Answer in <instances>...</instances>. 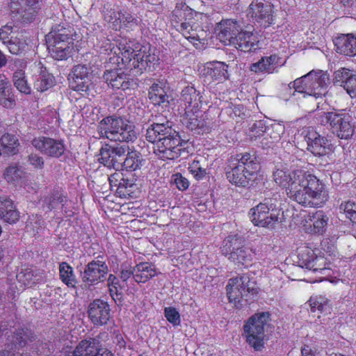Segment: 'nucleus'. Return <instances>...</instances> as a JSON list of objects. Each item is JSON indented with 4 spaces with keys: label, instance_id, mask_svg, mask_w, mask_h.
<instances>
[{
    "label": "nucleus",
    "instance_id": "20e7f679",
    "mask_svg": "<svg viewBox=\"0 0 356 356\" xmlns=\"http://www.w3.org/2000/svg\"><path fill=\"white\" fill-rule=\"evenodd\" d=\"M316 119L319 124L330 128L332 134L341 139L348 140L353 135V118L346 109L323 112Z\"/></svg>",
    "mask_w": 356,
    "mask_h": 356
},
{
    "label": "nucleus",
    "instance_id": "e2e57ef3",
    "mask_svg": "<svg viewBox=\"0 0 356 356\" xmlns=\"http://www.w3.org/2000/svg\"><path fill=\"white\" fill-rule=\"evenodd\" d=\"M113 343L115 344V348L119 353H123L127 348V341L120 333H115Z\"/></svg>",
    "mask_w": 356,
    "mask_h": 356
},
{
    "label": "nucleus",
    "instance_id": "6ab92c4d",
    "mask_svg": "<svg viewBox=\"0 0 356 356\" xmlns=\"http://www.w3.org/2000/svg\"><path fill=\"white\" fill-rule=\"evenodd\" d=\"M247 12L248 16L261 26L268 27L273 23V8L268 3L253 1L249 6Z\"/></svg>",
    "mask_w": 356,
    "mask_h": 356
},
{
    "label": "nucleus",
    "instance_id": "f3484780",
    "mask_svg": "<svg viewBox=\"0 0 356 356\" xmlns=\"http://www.w3.org/2000/svg\"><path fill=\"white\" fill-rule=\"evenodd\" d=\"M310 75L306 83V95L321 97L327 93V88L330 84V78L327 74L321 70L311 71L307 74Z\"/></svg>",
    "mask_w": 356,
    "mask_h": 356
},
{
    "label": "nucleus",
    "instance_id": "a211bd4d",
    "mask_svg": "<svg viewBox=\"0 0 356 356\" xmlns=\"http://www.w3.org/2000/svg\"><path fill=\"white\" fill-rule=\"evenodd\" d=\"M9 6L13 13L19 15L22 22L29 23L35 19L40 5L38 0H10Z\"/></svg>",
    "mask_w": 356,
    "mask_h": 356
},
{
    "label": "nucleus",
    "instance_id": "412c9836",
    "mask_svg": "<svg viewBox=\"0 0 356 356\" xmlns=\"http://www.w3.org/2000/svg\"><path fill=\"white\" fill-rule=\"evenodd\" d=\"M103 79L113 88L125 90L135 85L134 79H131L121 70H106L103 75Z\"/></svg>",
    "mask_w": 356,
    "mask_h": 356
},
{
    "label": "nucleus",
    "instance_id": "c03bdc74",
    "mask_svg": "<svg viewBox=\"0 0 356 356\" xmlns=\"http://www.w3.org/2000/svg\"><path fill=\"white\" fill-rule=\"evenodd\" d=\"M228 161H233L236 165H243L247 167L248 170H254L257 172L259 168L256 156L250 153L238 154L235 158H231Z\"/></svg>",
    "mask_w": 356,
    "mask_h": 356
},
{
    "label": "nucleus",
    "instance_id": "ea45409f",
    "mask_svg": "<svg viewBox=\"0 0 356 356\" xmlns=\"http://www.w3.org/2000/svg\"><path fill=\"white\" fill-rule=\"evenodd\" d=\"M307 219L314 234H323L325 232L329 218L323 211L310 213Z\"/></svg>",
    "mask_w": 356,
    "mask_h": 356
},
{
    "label": "nucleus",
    "instance_id": "4be33fe9",
    "mask_svg": "<svg viewBox=\"0 0 356 356\" xmlns=\"http://www.w3.org/2000/svg\"><path fill=\"white\" fill-rule=\"evenodd\" d=\"M300 266L314 272L319 271L323 273L329 269L326 266L325 259L324 257L317 256L314 251L307 249L301 253H299Z\"/></svg>",
    "mask_w": 356,
    "mask_h": 356
},
{
    "label": "nucleus",
    "instance_id": "e433bc0d",
    "mask_svg": "<svg viewBox=\"0 0 356 356\" xmlns=\"http://www.w3.org/2000/svg\"><path fill=\"white\" fill-rule=\"evenodd\" d=\"M200 93L193 86H187L181 92V100L184 102L186 110H198L202 104Z\"/></svg>",
    "mask_w": 356,
    "mask_h": 356
},
{
    "label": "nucleus",
    "instance_id": "de8ad7c7",
    "mask_svg": "<svg viewBox=\"0 0 356 356\" xmlns=\"http://www.w3.org/2000/svg\"><path fill=\"white\" fill-rule=\"evenodd\" d=\"M44 222L38 215H32L29 217L26 225V230L33 236L39 234L44 228Z\"/></svg>",
    "mask_w": 356,
    "mask_h": 356
},
{
    "label": "nucleus",
    "instance_id": "bf43d9fd",
    "mask_svg": "<svg viewBox=\"0 0 356 356\" xmlns=\"http://www.w3.org/2000/svg\"><path fill=\"white\" fill-rule=\"evenodd\" d=\"M343 88L352 98L356 97V74L353 72L350 74Z\"/></svg>",
    "mask_w": 356,
    "mask_h": 356
},
{
    "label": "nucleus",
    "instance_id": "9d476101",
    "mask_svg": "<svg viewBox=\"0 0 356 356\" xmlns=\"http://www.w3.org/2000/svg\"><path fill=\"white\" fill-rule=\"evenodd\" d=\"M183 124L191 131H195L197 134H204L209 132L216 127L214 118L211 116L210 112L204 113L198 110H186L183 117Z\"/></svg>",
    "mask_w": 356,
    "mask_h": 356
},
{
    "label": "nucleus",
    "instance_id": "774afa93",
    "mask_svg": "<svg viewBox=\"0 0 356 356\" xmlns=\"http://www.w3.org/2000/svg\"><path fill=\"white\" fill-rule=\"evenodd\" d=\"M109 287V293L113 300L115 302V303H121L122 302V289L123 288H114L113 286Z\"/></svg>",
    "mask_w": 356,
    "mask_h": 356
},
{
    "label": "nucleus",
    "instance_id": "4d7b16f0",
    "mask_svg": "<svg viewBox=\"0 0 356 356\" xmlns=\"http://www.w3.org/2000/svg\"><path fill=\"white\" fill-rule=\"evenodd\" d=\"M188 170L197 180L202 179L207 175L206 169L201 166L198 161L195 160L190 163Z\"/></svg>",
    "mask_w": 356,
    "mask_h": 356
},
{
    "label": "nucleus",
    "instance_id": "680f3d73",
    "mask_svg": "<svg viewBox=\"0 0 356 356\" xmlns=\"http://www.w3.org/2000/svg\"><path fill=\"white\" fill-rule=\"evenodd\" d=\"M28 161L34 168L41 170L44 166V161L42 156L36 153H31L28 156Z\"/></svg>",
    "mask_w": 356,
    "mask_h": 356
},
{
    "label": "nucleus",
    "instance_id": "c9c22d12",
    "mask_svg": "<svg viewBox=\"0 0 356 356\" xmlns=\"http://www.w3.org/2000/svg\"><path fill=\"white\" fill-rule=\"evenodd\" d=\"M101 342L96 338H88L81 341L72 352V356H95L99 351Z\"/></svg>",
    "mask_w": 356,
    "mask_h": 356
},
{
    "label": "nucleus",
    "instance_id": "338daca9",
    "mask_svg": "<svg viewBox=\"0 0 356 356\" xmlns=\"http://www.w3.org/2000/svg\"><path fill=\"white\" fill-rule=\"evenodd\" d=\"M119 15H120L119 19H120V22H122L123 24H132L138 25V18L135 17L131 13L124 12L123 13H121Z\"/></svg>",
    "mask_w": 356,
    "mask_h": 356
},
{
    "label": "nucleus",
    "instance_id": "0eeeda50",
    "mask_svg": "<svg viewBox=\"0 0 356 356\" xmlns=\"http://www.w3.org/2000/svg\"><path fill=\"white\" fill-rule=\"evenodd\" d=\"M222 253L238 265L248 266L252 259V250L246 247L245 241L237 234H230L223 241Z\"/></svg>",
    "mask_w": 356,
    "mask_h": 356
},
{
    "label": "nucleus",
    "instance_id": "cd10ccee",
    "mask_svg": "<svg viewBox=\"0 0 356 356\" xmlns=\"http://www.w3.org/2000/svg\"><path fill=\"white\" fill-rule=\"evenodd\" d=\"M179 31L183 36L191 42L204 40L207 36V32L198 22L194 21L182 22L180 24Z\"/></svg>",
    "mask_w": 356,
    "mask_h": 356
},
{
    "label": "nucleus",
    "instance_id": "a18cd8bd",
    "mask_svg": "<svg viewBox=\"0 0 356 356\" xmlns=\"http://www.w3.org/2000/svg\"><path fill=\"white\" fill-rule=\"evenodd\" d=\"M59 275L61 281L68 287L75 288L78 281L74 275L73 268L66 262L59 265Z\"/></svg>",
    "mask_w": 356,
    "mask_h": 356
},
{
    "label": "nucleus",
    "instance_id": "7ed1b4c3",
    "mask_svg": "<svg viewBox=\"0 0 356 356\" xmlns=\"http://www.w3.org/2000/svg\"><path fill=\"white\" fill-rule=\"evenodd\" d=\"M118 51V54H122L121 60L124 67L135 70L138 74H142L147 68L155 69V66L159 65V57L154 54L147 53L145 49H143L140 46L134 49L127 43L120 42Z\"/></svg>",
    "mask_w": 356,
    "mask_h": 356
},
{
    "label": "nucleus",
    "instance_id": "c85d7f7f",
    "mask_svg": "<svg viewBox=\"0 0 356 356\" xmlns=\"http://www.w3.org/2000/svg\"><path fill=\"white\" fill-rule=\"evenodd\" d=\"M337 51L339 54L356 56V34H341L334 40Z\"/></svg>",
    "mask_w": 356,
    "mask_h": 356
},
{
    "label": "nucleus",
    "instance_id": "dca6fc26",
    "mask_svg": "<svg viewBox=\"0 0 356 356\" xmlns=\"http://www.w3.org/2000/svg\"><path fill=\"white\" fill-rule=\"evenodd\" d=\"M33 340L35 334L32 330L26 327L16 329L8 337L6 349L0 351V356H12L11 350H19Z\"/></svg>",
    "mask_w": 356,
    "mask_h": 356
},
{
    "label": "nucleus",
    "instance_id": "6e6552de",
    "mask_svg": "<svg viewBox=\"0 0 356 356\" xmlns=\"http://www.w3.org/2000/svg\"><path fill=\"white\" fill-rule=\"evenodd\" d=\"M268 312L257 313L248 318L243 325L247 343L256 351H260L264 346V327L269 320Z\"/></svg>",
    "mask_w": 356,
    "mask_h": 356
},
{
    "label": "nucleus",
    "instance_id": "79ce46f5",
    "mask_svg": "<svg viewBox=\"0 0 356 356\" xmlns=\"http://www.w3.org/2000/svg\"><path fill=\"white\" fill-rule=\"evenodd\" d=\"M38 67L40 72L35 76L33 86L38 91L44 92L54 86V79L40 63L38 65Z\"/></svg>",
    "mask_w": 356,
    "mask_h": 356
},
{
    "label": "nucleus",
    "instance_id": "1a4fd4ad",
    "mask_svg": "<svg viewBox=\"0 0 356 356\" xmlns=\"http://www.w3.org/2000/svg\"><path fill=\"white\" fill-rule=\"evenodd\" d=\"M28 39V34L24 30L17 29L10 24L0 29V40L13 54H24L29 49Z\"/></svg>",
    "mask_w": 356,
    "mask_h": 356
},
{
    "label": "nucleus",
    "instance_id": "5fc2aeb1",
    "mask_svg": "<svg viewBox=\"0 0 356 356\" xmlns=\"http://www.w3.org/2000/svg\"><path fill=\"white\" fill-rule=\"evenodd\" d=\"M339 209L351 221L356 222V204L350 201L345 202L341 204Z\"/></svg>",
    "mask_w": 356,
    "mask_h": 356
},
{
    "label": "nucleus",
    "instance_id": "49530a36",
    "mask_svg": "<svg viewBox=\"0 0 356 356\" xmlns=\"http://www.w3.org/2000/svg\"><path fill=\"white\" fill-rule=\"evenodd\" d=\"M0 144L3 153L7 155H15L18 152L19 143L14 135L6 134L0 138Z\"/></svg>",
    "mask_w": 356,
    "mask_h": 356
},
{
    "label": "nucleus",
    "instance_id": "603ef678",
    "mask_svg": "<svg viewBox=\"0 0 356 356\" xmlns=\"http://www.w3.org/2000/svg\"><path fill=\"white\" fill-rule=\"evenodd\" d=\"M310 75H307V74L305 76H302L300 78L296 79L294 81L291 82L289 84V87L290 88H293L294 89L293 95H295V92H298L301 94H304V97L306 95V83L307 82V79H309Z\"/></svg>",
    "mask_w": 356,
    "mask_h": 356
},
{
    "label": "nucleus",
    "instance_id": "37998d69",
    "mask_svg": "<svg viewBox=\"0 0 356 356\" xmlns=\"http://www.w3.org/2000/svg\"><path fill=\"white\" fill-rule=\"evenodd\" d=\"M127 152V154L125 155L126 157H124L122 162V168L130 171H135L140 169L145 162L142 154L136 150H130L129 148Z\"/></svg>",
    "mask_w": 356,
    "mask_h": 356
},
{
    "label": "nucleus",
    "instance_id": "2f4dec72",
    "mask_svg": "<svg viewBox=\"0 0 356 356\" xmlns=\"http://www.w3.org/2000/svg\"><path fill=\"white\" fill-rule=\"evenodd\" d=\"M282 65L281 58L276 54L262 57L258 62L252 64L250 70L255 73H273L277 67Z\"/></svg>",
    "mask_w": 356,
    "mask_h": 356
},
{
    "label": "nucleus",
    "instance_id": "a878e982",
    "mask_svg": "<svg viewBox=\"0 0 356 356\" xmlns=\"http://www.w3.org/2000/svg\"><path fill=\"white\" fill-rule=\"evenodd\" d=\"M47 44H53L56 47H73L72 39L70 36L69 31L63 27L57 26L52 29L45 37Z\"/></svg>",
    "mask_w": 356,
    "mask_h": 356
},
{
    "label": "nucleus",
    "instance_id": "2eb2a0df",
    "mask_svg": "<svg viewBox=\"0 0 356 356\" xmlns=\"http://www.w3.org/2000/svg\"><path fill=\"white\" fill-rule=\"evenodd\" d=\"M31 145L41 154L51 158L58 159L63 155L65 145L63 140L40 136L31 140Z\"/></svg>",
    "mask_w": 356,
    "mask_h": 356
},
{
    "label": "nucleus",
    "instance_id": "4468645a",
    "mask_svg": "<svg viewBox=\"0 0 356 356\" xmlns=\"http://www.w3.org/2000/svg\"><path fill=\"white\" fill-rule=\"evenodd\" d=\"M108 267L105 261L93 259L90 261L81 274L82 282L88 286H95L106 280Z\"/></svg>",
    "mask_w": 356,
    "mask_h": 356
},
{
    "label": "nucleus",
    "instance_id": "09e8293b",
    "mask_svg": "<svg viewBox=\"0 0 356 356\" xmlns=\"http://www.w3.org/2000/svg\"><path fill=\"white\" fill-rule=\"evenodd\" d=\"M47 49L52 58L58 60H66L72 56L73 47H56L47 44Z\"/></svg>",
    "mask_w": 356,
    "mask_h": 356
},
{
    "label": "nucleus",
    "instance_id": "052dcab7",
    "mask_svg": "<svg viewBox=\"0 0 356 356\" xmlns=\"http://www.w3.org/2000/svg\"><path fill=\"white\" fill-rule=\"evenodd\" d=\"M172 181L177 186L179 191H185L189 186L188 180L179 173L172 175Z\"/></svg>",
    "mask_w": 356,
    "mask_h": 356
},
{
    "label": "nucleus",
    "instance_id": "13d9d810",
    "mask_svg": "<svg viewBox=\"0 0 356 356\" xmlns=\"http://www.w3.org/2000/svg\"><path fill=\"white\" fill-rule=\"evenodd\" d=\"M164 314L168 321L172 323L173 326H178L180 325V314L176 308L172 307H165L164 309Z\"/></svg>",
    "mask_w": 356,
    "mask_h": 356
},
{
    "label": "nucleus",
    "instance_id": "b1692460",
    "mask_svg": "<svg viewBox=\"0 0 356 356\" xmlns=\"http://www.w3.org/2000/svg\"><path fill=\"white\" fill-rule=\"evenodd\" d=\"M90 70L86 65H75L72 70V86L77 91L87 92L90 85Z\"/></svg>",
    "mask_w": 356,
    "mask_h": 356
},
{
    "label": "nucleus",
    "instance_id": "4c0bfd02",
    "mask_svg": "<svg viewBox=\"0 0 356 356\" xmlns=\"http://www.w3.org/2000/svg\"><path fill=\"white\" fill-rule=\"evenodd\" d=\"M0 105L6 108H11L15 105L11 83L3 74H0Z\"/></svg>",
    "mask_w": 356,
    "mask_h": 356
},
{
    "label": "nucleus",
    "instance_id": "f257e3e1",
    "mask_svg": "<svg viewBox=\"0 0 356 356\" xmlns=\"http://www.w3.org/2000/svg\"><path fill=\"white\" fill-rule=\"evenodd\" d=\"M273 176L276 184L286 188L291 199L305 207H321L328 200L325 184L308 171L296 170L289 172L286 164L278 163Z\"/></svg>",
    "mask_w": 356,
    "mask_h": 356
},
{
    "label": "nucleus",
    "instance_id": "f03ea898",
    "mask_svg": "<svg viewBox=\"0 0 356 356\" xmlns=\"http://www.w3.org/2000/svg\"><path fill=\"white\" fill-rule=\"evenodd\" d=\"M147 140L154 144V152L161 159H176L186 152L178 133L172 129V123H153L146 130Z\"/></svg>",
    "mask_w": 356,
    "mask_h": 356
},
{
    "label": "nucleus",
    "instance_id": "69168bd1",
    "mask_svg": "<svg viewBox=\"0 0 356 356\" xmlns=\"http://www.w3.org/2000/svg\"><path fill=\"white\" fill-rule=\"evenodd\" d=\"M17 279L24 285H29L33 282V274L31 271H21L17 275Z\"/></svg>",
    "mask_w": 356,
    "mask_h": 356
},
{
    "label": "nucleus",
    "instance_id": "c756f323",
    "mask_svg": "<svg viewBox=\"0 0 356 356\" xmlns=\"http://www.w3.org/2000/svg\"><path fill=\"white\" fill-rule=\"evenodd\" d=\"M165 82L161 80L154 81L149 89L148 97L154 105L167 107L169 104V96L164 90Z\"/></svg>",
    "mask_w": 356,
    "mask_h": 356
},
{
    "label": "nucleus",
    "instance_id": "72a5a7b5",
    "mask_svg": "<svg viewBox=\"0 0 356 356\" xmlns=\"http://www.w3.org/2000/svg\"><path fill=\"white\" fill-rule=\"evenodd\" d=\"M136 138V133L133 126L126 119L123 120L122 124L113 135L110 134L108 136V140L120 143L134 142Z\"/></svg>",
    "mask_w": 356,
    "mask_h": 356
},
{
    "label": "nucleus",
    "instance_id": "8fccbe9b",
    "mask_svg": "<svg viewBox=\"0 0 356 356\" xmlns=\"http://www.w3.org/2000/svg\"><path fill=\"white\" fill-rule=\"evenodd\" d=\"M311 311L315 312L318 311L321 313L327 312L330 307L327 298L323 296H312L309 300Z\"/></svg>",
    "mask_w": 356,
    "mask_h": 356
},
{
    "label": "nucleus",
    "instance_id": "6e6d98bb",
    "mask_svg": "<svg viewBox=\"0 0 356 356\" xmlns=\"http://www.w3.org/2000/svg\"><path fill=\"white\" fill-rule=\"evenodd\" d=\"M14 85L21 92L25 94L31 93V88L22 73H16L13 76Z\"/></svg>",
    "mask_w": 356,
    "mask_h": 356
},
{
    "label": "nucleus",
    "instance_id": "ddd939ff",
    "mask_svg": "<svg viewBox=\"0 0 356 356\" xmlns=\"http://www.w3.org/2000/svg\"><path fill=\"white\" fill-rule=\"evenodd\" d=\"M128 149L129 146L127 145L106 144L100 149L98 160L108 168L115 170L122 169V162Z\"/></svg>",
    "mask_w": 356,
    "mask_h": 356
},
{
    "label": "nucleus",
    "instance_id": "3c124183",
    "mask_svg": "<svg viewBox=\"0 0 356 356\" xmlns=\"http://www.w3.org/2000/svg\"><path fill=\"white\" fill-rule=\"evenodd\" d=\"M24 174V172L21 166L13 164L6 168L3 177L8 183H15L22 178Z\"/></svg>",
    "mask_w": 356,
    "mask_h": 356
},
{
    "label": "nucleus",
    "instance_id": "39448f33",
    "mask_svg": "<svg viewBox=\"0 0 356 356\" xmlns=\"http://www.w3.org/2000/svg\"><path fill=\"white\" fill-rule=\"evenodd\" d=\"M254 282H250L248 275H243L231 278L227 285V297L236 309H242L250 304L258 289Z\"/></svg>",
    "mask_w": 356,
    "mask_h": 356
},
{
    "label": "nucleus",
    "instance_id": "58836bf2",
    "mask_svg": "<svg viewBox=\"0 0 356 356\" xmlns=\"http://www.w3.org/2000/svg\"><path fill=\"white\" fill-rule=\"evenodd\" d=\"M206 74L213 80L218 82H222L227 80L229 77L228 72V65L224 62L213 61L207 63L206 67Z\"/></svg>",
    "mask_w": 356,
    "mask_h": 356
},
{
    "label": "nucleus",
    "instance_id": "a19ab883",
    "mask_svg": "<svg viewBox=\"0 0 356 356\" xmlns=\"http://www.w3.org/2000/svg\"><path fill=\"white\" fill-rule=\"evenodd\" d=\"M134 268V280L138 283H145L159 273L155 266L148 262H141Z\"/></svg>",
    "mask_w": 356,
    "mask_h": 356
},
{
    "label": "nucleus",
    "instance_id": "bb28decb",
    "mask_svg": "<svg viewBox=\"0 0 356 356\" xmlns=\"http://www.w3.org/2000/svg\"><path fill=\"white\" fill-rule=\"evenodd\" d=\"M179 31L183 36L191 42L204 40L207 36V32L198 22L194 21L182 22L180 24Z\"/></svg>",
    "mask_w": 356,
    "mask_h": 356
},
{
    "label": "nucleus",
    "instance_id": "473e14b6",
    "mask_svg": "<svg viewBox=\"0 0 356 356\" xmlns=\"http://www.w3.org/2000/svg\"><path fill=\"white\" fill-rule=\"evenodd\" d=\"M0 218L9 224L16 223L19 218L13 200L6 197H0Z\"/></svg>",
    "mask_w": 356,
    "mask_h": 356
},
{
    "label": "nucleus",
    "instance_id": "0e129e2a",
    "mask_svg": "<svg viewBox=\"0 0 356 356\" xmlns=\"http://www.w3.org/2000/svg\"><path fill=\"white\" fill-rule=\"evenodd\" d=\"M266 130V126L264 121H256L250 127V131L255 137L262 135Z\"/></svg>",
    "mask_w": 356,
    "mask_h": 356
},
{
    "label": "nucleus",
    "instance_id": "f8f14e48",
    "mask_svg": "<svg viewBox=\"0 0 356 356\" xmlns=\"http://www.w3.org/2000/svg\"><path fill=\"white\" fill-rule=\"evenodd\" d=\"M225 175L228 181L238 187H250L259 177V173L248 170L247 167L236 165L233 161H228L225 168Z\"/></svg>",
    "mask_w": 356,
    "mask_h": 356
},
{
    "label": "nucleus",
    "instance_id": "423d86ee",
    "mask_svg": "<svg viewBox=\"0 0 356 356\" xmlns=\"http://www.w3.org/2000/svg\"><path fill=\"white\" fill-rule=\"evenodd\" d=\"M250 216L255 225L273 227L275 224L281 222L283 212L277 207L275 199L266 198L250 209Z\"/></svg>",
    "mask_w": 356,
    "mask_h": 356
},
{
    "label": "nucleus",
    "instance_id": "aec40b11",
    "mask_svg": "<svg viewBox=\"0 0 356 356\" xmlns=\"http://www.w3.org/2000/svg\"><path fill=\"white\" fill-rule=\"evenodd\" d=\"M88 314L95 325H106L111 318L110 306L107 302L102 300H94L88 306Z\"/></svg>",
    "mask_w": 356,
    "mask_h": 356
},
{
    "label": "nucleus",
    "instance_id": "393cba45",
    "mask_svg": "<svg viewBox=\"0 0 356 356\" xmlns=\"http://www.w3.org/2000/svg\"><path fill=\"white\" fill-rule=\"evenodd\" d=\"M235 47L244 52L255 51L259 48V41L257 37L250 31H239L232 44Z\"/></svg>",
    "mask_w": 356,
    "mask_h": 356
},
{
    "label": "nucleus",
    "instance_id": "f704fd0d",
    "mask_svg": "<svg viewBox=\"0 0 356 356\" xmlns=\"http://www.w3.org/2000/svg\"><path fill=\"white\" fill-rule=\"evenodd\" d=\"M136 138V133L133 126L126 119L123 120L122 124L113 135L110 134L108 136V140L120 143L134 142Z\"/></svg>",
    "mask_w": 356,
    "mask_h": 356
},
{
    "label": "nucleus",
    "instance_id": "9b49d317",
    "mask_svg": "<svg viewBox=\"0 0 356 356\" xmlns=\"http://www.w3.org/2000/svg\"><path fill=\"white\" fill-rule=\"evenodd\" d=\"M301 134L307 143V151L314 156L322 157L333 152L334 147L331 142L322 136L313 127L305 128Z\"/></svg>",
    "mask_w": 356,
    "mask_h": 356
},
{
    "label": "nucleus",
    "instance_id": "864d4df0",
    "mask_svg": "<svg viewBox=\"0 0 356 356\" xmlns=\"http://www.w3.org/2000/svg\"><path fill=\"white\" fill-rule=\"evenodd\" d=\"M353 73L352 71L349 70L347 68L342 67L334 73V83L336 85H339L340 86L344 87V84H346V81H348V77Z\"/></svg>",
    "mask_w": 356,
    "mask_h": 356
},
{
    "label": "nucleus",
    "instance_id": "7c9ffc66",
    "mask_svg": "<svg viewBox=\"0 0 356 356\" xmlns=\"http://www.w3.org/2000/svg\"><path fill=\"white\" fill-rule=\"evenodd\" d=\"M124 120V118L115 115L104 118L97 126L99 137L108 139V135H113L115 131L119 129Z\"/></svg>",
    "mask_w": 356,
    "mask_h": 356
},
{
    "label": "nucleus",
    "instance_id": "5701e85b",
    "mask_svg": "<svg viewBox=\"0 0 356 356\" xmlns=\"http://www.w3.org/2000/svg\"><path fill=\"white\" fill-rule=\"evenodd\" d=\"M216 30L220 41L225 45H230L241 30V26L236 20L225 19L218 24Z\"/></svg>",
    "mask_w": 356,
    "mask_h": 356
}]
</instances>
